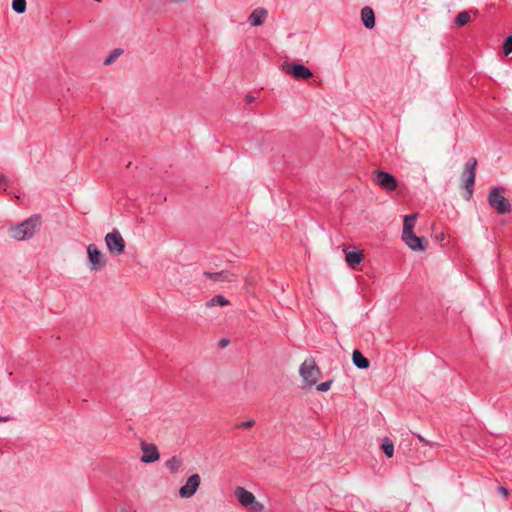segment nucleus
<instances>
[{"mask_svg":"<svg viewBox=\"0 0 512 512\" xmlns=\"http://www.w3.org/2000/svg\"><path fill=\"white\" fill-rule=\"evenodd\" d=\"M416 437L418 438V440L420 442H422L424 445H427V446H430L431 448L433 447H439L440 444L438 442H435V441H428L427 439H425L422 435L420 434H415Z\"/></svg>","mask_w":512,"mask_h":512,"instance_id":"a878e982","label":"nucleus"},{"mask_svg":"<svg viewBox=\"0 0 512 512\" xmlns=\"http://www.w3.org/2000/svg\"><path fill=\"white\" fill-rule=\"evenodd\" d=\"M248 508L253 512H261L264 508V505L257 501L255 498L254 502L251 505H249Z\"/></svg>","mask_w":512,"mask_h":512,"instance_id":"bb28decb","label":"nucleus"},{"mask_svg":"<svg viewBox=\"0 0 512 512\" xmlns=\"http://www.w3.org/2000/svg\"><path fill=\"white\" fill-rule=\"evenodd\" d=\"M299 373L309 386L316 384L321 376V371L313 359H306L301 364Z\"/></svg>","mask_w":512,"mask_h":512,"instance_id":"20e7f679","label":"nucleus"},{"mask_svg":"<svg viewBox=\"0 0 512 512\" xmlns=\"http://www.w3.org/2000/svg\"><path fill=\"white\" fill-rule=\"evenodd\" d=\"M0 512H2V511L0 510Z\"/></svg>","mask_w":512,"mask_h":512,"instance_id":"c9c22d12","label":"nucleus"},{"mask_svg":"<svg viewBox=\"0 0 512 512\" xmlns=\"http://www.w3.org/2000/svg\"><path fill=\"white\" fill-rule=\"evenodd\" d=\"M331 385H332V380L322 382L317 385V390L320 392H326L331 388Z\"/></svg>","mask_w":512,"mask_h":512,"instance_id":"cd10ccee","label":"nucleus"},{"mask_svg":"<svg viewBox=\"0 0 512 512\" xmlns=\"http://www.w3.org/2000/svg\"><path fill=\"white\" fill-rule=\"evenodd\" d=\"M201 483V478L198 474L191 475L186 484L180 487L179 495L181 498H191L196 493Z\"/></svg>","mask_w":512,"mask_h":512,"instance_id":"9d476101","label":"nucleus"},{"mask_svg":"<svg viewBox=\"0 0 512 512\" xmlns=\"http://www.w3.org/2000/svg\"><path fill=\"white\" fill-rule=\"evenodd\" d=\"M229 301L226 299L223 295H217L211 298L209 301L206 302L207 307H212L215 305L225 306L228 305Z\"/></svg>","mask_w":512,"mask_h":512,"instance_id":"412c9836","label":"nucleus"},{"mask_svg":"<svg viewBox=\"0 0 512 512\" xmlns=\"http://www.w3.org/2000/svg\"><path fill=\"white\" fill-rule=\"evenodd\" d=\"M402 239L413 251H424L426 249L425 238L416 236L414 232L402 233Z\"/></svg>","mask_w":512,"mask_h":512,"instance_id":"9b49d317","label":"nucleus"},{"mask_svg":"<svg viewBox=\"0 0 512 512\" xmlns=\"http://www.w3.org/2000/svg\"><path fill=\"white\" fill-rule=\"evenodd\" d=\"M234 494H235V497L237 498V500L240 502V504L247 508L249 505H251L254 502V499H255V496L253 495V493L246 490L243 487H237L235 489Z\"/></svg>","mask_w":512,"mask_h":512,"instance_id":"ddd939ff","label":"nucleus"},{"mask_svg":"<svg viewBox=\"0 0 512 512\" xmlns=\"http://www.w3.org/2000/svg\"><path fill=\"white\" fill-rule=\"evenodd\" d=\"M11 418L6 416V417H2L0 416V422H6V421H9Z\"/></svg>","mask_w":512,"mask_h":512,"instance_id":"f704fd0d","label":"nucleus"},{"mask_svg":"<svg viewBox=\"0 0 512 512\" xmlns=\"http://www.w3.org/2000/svg\"><path fill=\"white\" fill-rule=\"evenodd\" d=\"M123 54V49L116 48L114 49L104 60L103 64L108 66L111 65L116 59Z\"/></svg>","mask_w":512,"mask_h":512,"instance_id":"5701e85b","label":"nucleus"},{"mask_svg":"<svg viewBox=\"0 0 512 512\" xmlns=\"http://www.w3.org/2000/svg\"><path fill=\"white\" fill-rule=\"evenodd\" d=\"M172 3H175V4H182V3H185L187 2L188 0H170Z\"/></svg>","mask_w":512,"mask_h":512,"instance_id":"72a5a7b5","label":"nucleus"},{"mask_svg":"<svg viewBox=\"0 0 512 512\" xmlns=\"http://www.w3.org/2000/svg\"><path fill=\"white\" fill-rule=\"evenodd\" d=\"M8 184V178L4 174H0V186L6 187Z\"/></svg>","mask_w":512,"mask_h":512,"instance_id":"7c9ffc66","label":"nucleus"},{"mask_svg":"<svg viewBox=\"0 0 512 512\" xmlns=\"http://www.w3.org/2000/svg\"><path fill=\"white\" fill-rule=\"evenodd\" d=\"M417 213L409 214L404 217L403 223V231L402 233H410L413 232V228L415 226L417 220Z\"/></svg>","mask_w":512,"mask_h":512,"instance_id":"6ab92c4d","label":"nucleus"},{"mask_svg":"<svg viewBox=\"0 0 512 512\" xmlns=\"http://www.w3.org/2000/svg\"><path fill=\"white\" fill-rule=\"evenodd\" d=\"M470 18V13L468 11H462L456 16L454 24L458 27L464 26L470 21Z\"/></svg>","mask_w":512,"mask_h":512,"instance_id":"aec40b11","label":"nucleus"},{"mask_svg":"<svg viewBox=\"0 0 512 512\" xmlns=\"http://www.w3.org/2000/svg\"><path fill=\"white\" fill-rule=\"evenodd\" d=\"M181 466H182V460L180 458H178L177 456H173L165 462V467L172 474H176L177 472H179Z\"/></svg>","mask_w":512,"mask_h":512,"instance_id":"a211bd4d","label":"nucleus"},{"mask_svg":"<svg viewBox=\"0 0 512 512\" xmlns=\"http://www.w3.org/2000/svg\"><path fill=\"white\" fill-rule=\"evenodd\" d=\"M254 424H255L254 420H248V421L237 424L236 427L237 428H251L252 426H254Z\"/></svg>","mask_w":512,"mask_h":512,"instance_id":"c85d7f7f","label":"nucleus"},{"mask_svg":"<svg viewBox=\"0 0 512 512\" xmlns=\"http://www.w3.org/2000/svg\"><path fill=\"white\" fill-rule=\"evenodd\" d=\"M373 180L388 192L396 190L398 186L396 178L391 173L382 170L373 173Z\"/></svg>","mask_w":512,"mask_h":512,"instance_id":"0eeeda50","label":"nucleus"},{"mask_svg":"<svg viewBox=\"0 0 512 512\" xmlns=\"http://www.w3.org/2000/svg\"><path fill=\"white\" fill-rule=\"evenodd\" d=\"M361 20L367 29L375 27V14L371 7L365 6L361 10Z\"/></svg>","mask_w":512,"mask_h":512,"instance_id":"2eb2a0df","label":"nucleus"},{"mask_svg":"<svg viewBox=\"0 0 512 512\" xmlns=\"http://www.w3.org/2000/svg\"><path fill=\"white\" fill-rule=\"evenodd\" d=\"M267 10L265 8L259 7L253 10V12L248 17V23L251 26H260L265 21L267 16Z\"/></svg>","mask_w":512,"mask_h":512,"instance_id":"4468645a","label":"nucleus"},{"mask_svg":"<svg viewBox=\"0 0 512 512\" xmlns=\"http://www.w3.org/2000/svg\"><path fill=\"white\" fill-rule=\"evenodd\" d=\"M497 491L499 494H501L504 498H507L508 495H509V491L507 488L503 487V486H498L497 487Z\"/></svg>","mask_w":512,"mask_h":512,"instance_id":"c756f323","label":"nucleus"},{"mask_svg":"<svg viewBox=\"0 0 512 512\" xmlns=\"http://www.w3.org/2000/svg\"><path fill=\"white\" fill-rule=\"evenodd\" d=\"M503 188H493L490 190L488 194V203L489 205L498 213V214H507L511 211V205L507 198L503 195Z\"/></svg>","mask_w":512,"mask_h":512,"instance_id":"7ed1b4c3","label":"nucleus"},{"mask_svg":"<svg viewBox=\"0 0 512 512\" xmlns=\"http://www.w3.org/2000/svg\"><path fill=\"white\" fill-rule=\"evenodd\" d=\"M88 261L92 271H98L106 265V258L95 244L87 246Z\"/></svg>","mask_w":512,"mask_h":512,"instance_id":"6e6552de","label":"nucleus"},{"mask_svg":"<svg viewBox=\"0 0 512 512\" xmlns=\"http://www.w3.org/2000/svg\"><path fill=\"white\" fill-rule=\"evenodd\" d=\"M384 454L388 457V458H391L394 454V445H393V442L389 439V438H385L382 442V446H381Z\"/></svg>","mask_w":512,"mask_h":512,"instance_id":"4be33fe9","label":"nucleus"},{"mask_svg":"<svg viewBox=\"0 0 512 512\" xmlns=\"http://www.w3.org/2000/svg\"><path fill=\"white\" fill-rule=\"evenodd\" d=\"M283 71L297 80H308L313 76L311 70L303 64L284 62Z\"/></svg>","mask_w":512,"mask_h":512,"instance_id":"39448f33","label":"nucleus"},{"mask_svg":"<svg viewBox=\"0 0 512 512\" xmlns=\"http://www.w3.org/2000/svg\"><path fill=\"white\" fill-rule=\"evenodd\" d=\"M476 166H477L476 158H474V157L470 158L467 161L465 168L461 175L462 188H464L466 191V193L464 195L465 200H470L473 195V187L475 184V177H476Z\"/></svg>","mask_w":512,"mask_h":512,"instance_id":"f03ea898","label":"nucleus"},{"mask_svg":"<svg viewBox=\"0 0 512 512\" xmlns=\"http://www.w3.org/2000/svg\"><path fill=\"white\" fill-rule=\"evenodd\" d=\"M229 339L227 338H223L219 341L218 345L221 347V348H224L226 347L228 344H229Z\"/></svg>","mask_w":512,"mask_h":512,"instance_id":"2f4dec72","label":"nucleus"},{"mask_svg":"<svg viewBox=\"0 0 512 512\" xmlns=\"http://www.w3.org/2000/svg\"><path fill=\"white\" fill-rule=\"evenodd\" d=\"M363 259L364 256L360 251H350L346 254V262L351 267L359 265L363 261Z\"/></svg>","mask_w":512,"mask_h":512,"instance_id":"f3484780","label":"nucleus"},{"mask_svg":"<svg viewBox=\"0 0 512 512\" xmlns=\"http://www.w3.org/2000/svg\"><path fill=\"white\" fill-rule=\"evenodd\" d=\"M352 362L358 369H367L370 361L359 351L354 350L352 354Z\"/></svg>","mask_w":512,"mask_h":512,"instance_id":"dca6fc26","label":"nucleus"},{"mask_svg":"<svg viewBox=\"0 0 512 512\" xmlns=\"http://www.w3.org/2000/svg\"><path fill=\"white\" fill-rule=\"evenodd\" d=\"M203 275L209 279H211L214 282H234L236 281V276L234 273L222 270L219 272H210L205 271Z\"/></svg>","mask_w":512,"mask_h":512,"instance_id":"f8f14e48","label":"nucleus"},{"mask_svg":"<svg viewBox=\"0 0 512 512\" xmlns=\"http://www.w3.org/2000/svg\"><path fill=\"white\" fill-rule=\"evenodd\" d=\"M40 223V217L38 215H34L22 223L11 227L9 229V235L11 238L18 241L29 239L35 234L36 228Z\"/></svg>","mask_w":512,"mask_h":512,"instance_id":"f257e3e1","label":"nucleus"},{"mask_svg":"<svg viewBox=\"0 0 512 512\" xmlns=\"http://www.w3.org/2000/svg\"><path fill=\"white\" fill-rule=\"evenodd\" d=\"M503 52L505 55L512 53V35L506 37L503 43Z\"/></svg>","mask_w":512,"mask_h":512,"instance_id":"393cba45","label":"nucleus"},{"mask_svg":"<svg viewBox=\"0 0 512 512\" xmlns=\"http://www.w3.org/2000/svg\"><path fill=\"white\" fill-rule=\"evenodd\" d=\"M141 450L143 452L141 456V461L145 464L154 463L160 458V453L158 451V448L153 443H147L146 441L142 440L140 443Z\"/></svg>","mask_w":512,"mask_h":512,"instance_id":"1a4fd4ad","label":"nucleus"},{"mask_svg":"<svg viewBox=\"0 0 512 512\" xmlns=\"http://www.w3.org/2000/svg\"><path fill=\"white\" fill-rule=\"evenodd\" d=\"M255 99H256V98H255L253 95H247V96H246V102H247L248 104L253 103V102L255 101Z\"/></svg>","mask_w":512,"mask_h":512,"instance_id":"473e14b6","label":"nucleus"},{"mask_svg":"<svg viewBox=\"0 0 512 512\" xmlns=\"http://www.w3.org/2000/svg\"><path fill=\"white\" fill-rule=\"evenodd\" d=\"M12 9L18 14L24 13L26 11V0H12Z\"/></svg>","mask_w":512,"mask_h":512,"instance_id":"b1692460","label":"nucleus"},{"mask_svg":"<svg viewBox=\"0 0 512 512\" xmlns=\"http://www.w3.org/2000/svg\"><path fill=\"white\" fill-rule=\"evenodd\" d=\"M105 243L110 253L114 255H120L125 250V241L120 232L116 229L106 234Z\"/></svg>","mask_w":512,"mask_h":512,"instance_id":"423d86ee","label":"nucleus"}]
</instances>
